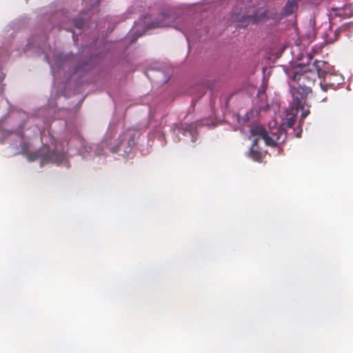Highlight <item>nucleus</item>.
Masks as SVG:
<instances>
[{
	"label": "nucleus",
	"instance_id": "7ed1b4c3",
	"mask_svg": "<svg viewBox=\"0 0 353 353\" xmlns=\"http://www.w3.org/2000/svg\"><path fill=\"white\" fill-rule=\"evenodd\" d=\"M134 132L128 130L126 132L120 133L117 136V130L114 125L109 126L106 134L102 141L99 144L88 143L83 139H79L78 152L84 159H88L94 155L103 154L104 148H108L110 151L115 152L120 148H123L125 153H129L135 144Z\"/></svg>",
	"mask_w": 353,
	"mask_h": 353
},
{
	"label": "nucleus",
	"instance_id": "6e6552de",
	"mask_svg": "<svg viewBox=\"0 0 353 353\" xmlns=\"http://www.w3.org/2000/svg\"><path fill=\"white\" fill-rule=\"evenodd\" d=\"M335 14L342 18H349L353 16V5H345L343 7L333 8Z\"/></svg>",
	"mask_w": 353,
	"mask_h": 353
},
{
	"label": "nucleus",
	"instance_id": "f03ea898",
	"mask_svg": "<svg viewBox=\"0 0 353 353\" xmlns=\"http://www.w3.org/2000/svg\"><path fill=\"white\" fill-rule=\"evenodd\" d=\"M27 117L23 112H13L9 123L11 124L14 120H19L20 123L16 128H0V143H4V140L7 139L14 154H21L30 162L39 160L41 167L50 163L59 164L63 161L65 159V148L62 142L53 137H49L48 140L39 149L36 148L39 135L42 142L45 137L44 134L41 135L40 128L37 126L22 130L24 120Z\"/></svg>",
	"mask_w": 353,
	"mask_h": 353
},
{
	"label": "nucleus",
	"instance_id": "423d86ee",
	"mask_svg": "<svg viewBox=\"0 0 353 353\" xmlns=\"http://www.w3.org/2000/svg\"><path fill=\"white\" fill-rule=\"evenodd\" d=\"M194 127L195 125L192 123L176 125L173 129V133L178 137L174 141L183 139L185 141H190L191 143H194L197 139V132Z\"/></svg>",
	"mask_w": 353,
	"mask_h": 353
},
{
	"label": "nucleus",
	"instance_id": "39448f33",
	"mask_svg": "<svg viewBox=\"0 0 353 353\" xmlns=\"http://www.w3.org/2000/svg\"><path fill=\"white\" fill-rule=\"evenodd\" d=\"M268 17L266 10L261 8L252 14H248V13L233 14L232 16V21L238 27L245 28L250 23L262 21Z\"/></svg>",
	"mask_w": 353,
	"mask_h": 353
},
{
	"label": "nucleus",
	"instance_id": "9b49d317",
	"mask_svg": "<svg viewBox=\"0 0 353 353\" xmlns=\"http://www.w3.org/2000/svg\"><path fill=\"white\" fill-rule=\"evenodd\" d=\"M257 114L256 111H255L254 112V111L252 110L250 112L246 113L243 117L242 119H243V122H246V121H249L251 118H252L254 116V114Z\"/></svg>",
	"mask_w": 353,
	"mask_h": 353
},
{
	"label": "nucleus",
	"instance_id": "20e7f679",
	"mask_svg": "<svg viewBox=\"0 0 353 353\" xmlns=\"http://www.w3.org/2000/svg\"><path fill=\"white\" fill-rule=\"evenodd\" d=\"M177 19L178 17L174 12L161 13L152 21L147 16L141 18L135 22L134 25L135 33L137 34V37L143 35L150 30L158 28L173 27L180 30V26L176 22Z\"/></svg>",
	"mask_w": 353,
	"mask_h": 353
},
{
	"label": "nucleus",
	"instance_id": "f8f14e48",
	"mask_svg": "<svg viewBox=\"0 0 353 353\" xmlns=\"http://www.w3.org/2000/svg\"><path fill=\"white\" fill-rule=\"evenodd\" d=\"M84 22L83 21H76L75 22V28L81 29L83 28Z\"/></svg>",
	"mask_w": 353,
	"mask_h": 353
},
{
	"label": "nucleus",
	"instance_id": "1a4fd4ad",
	"mask_svg": "<svg viewBox=\"0 0 353 353\" xmlns=\"http://www.w3.org/2000/svg\"><path fill=\"white\" fill-rule=\"evenodd\" d=\"M307 28L308 30L307 32H305V37L308 40H312L316 35V23L314 19L310 18Z\"/></svg>",
	"mask_w": 353,
	"mask_h": 353
},
{
	"label": "nucleus",
	"instance_id": "4468645a",
	"mask_svg": "<svg viewBox=\"0 0 353 353\" xmlns=\"http://www.w3.org/2000/svg\"><path fill=\"white\" fill-rule=\"evenodd\" d=\"M258 95L261 99L265 97V93L263 90H259Z\"/></svg>",
	"mask_w": 353,
	"mask_h": 353
},
{
	"label": "nucleus",
	"instance_id": "f257e3e1",
	"mask_svg": "<svg viewBox=\"0 0 353 353\" xmlns=\"http://www.w3.org/2000/svg\"><path fill=\"white\" fill-rule=\"evenodd\" d=\"M288 77V83L293 99L292 105L283 112L281 116V124L272 121L267 127L254 125L250 129L249 139L252 144L248 156L255 161H261L263 151L261 144L268 146H276L283 143L287 135L284 128H291L296 121L297 113L301 111V119H304L310 113L309 106L305 105V98L311 92L310 85L317 76L323 79L320 83L322 90L327 88L335 89L340 84L339 77L335 70L327 62L315 61L312 69L308 65L291 66L285 69Z\"/></svg>",
	"mask_w": 353,
	"mask_h": 353
},
{
	"label": "nucleus",
	"instance_id": "ddd939ff",
	"mask_svg": "<svg viewBox=\"0 0 353 353\" xmlns=\"http://www.w3.org/2000/svg\"><path fill=\"white\" fill-rule=\"evenodd\" d=\"M81 68H82V66L78 65V66L76 68V70H75V71H74V74H79V75H81Z\"/></svg>",
	"mask_w": 353,
	"mask_h": 353
},
{
	"label": "nucleus",
	"instance_id": "9d476101",
	"mask_svg": "<svg viewBox=\"0 0 353 353\" xmlns=\"http://www.w3.org/2000/svg\"><path fill=\"white\" fill-rule=\"evenodd\" d=\"M296 7V1H289L286 3L284 10L283 13L285 15H290L293 13L294 8Z\"/></svg>",
	"mask_w": 353,
	"mask_h": 353
},
{
	"label": "nucleus",
	"instance_id": "0eeeda50",
	"mask_svg": "<svg viewBox=\"0 0 353 353\" xmlns=\"http://www.w3.org/2000/svg\"><path fill=\"white\" fill-rule=\"evenodd\" d=\"M46 57L50 65L52 74L54 79H58L62 70H64L66 66V61L63 59L62 54L56 55L52 58H50L49 55H46Z\"/></svg>",
	"mask_w": 353,
	"mask_h": 353
},
{
	"label": "nucleus",
	"instance_id": "2eb2a0df",
	"mask_svg": "<svg viewBox=\"0 0 353 353\" xmlns=\"http://www.w3.org/2000/svg\"><path fill=\"white\" fill-rule=\"evenodd\" d=\"M301 132V130H300L297 134H296V137H299L300 136V134Z\"/></svg>",
	"mask_w": 353,
	"mask_h": 353
}]
</instances>
